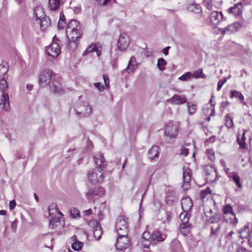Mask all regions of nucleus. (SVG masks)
Here are the masks:
<instances>
[{
	"instance_id": "f257e3e1",
	"label": "nucleus",
	"mask_w": 252,
	"mask_h": 252,
	"mask_svg": "<svg viewBox=\"0 0 252 252\" xmlns=\"http://www.w3.org/2000/svg\"><path fill=\"white\" fill-rule=\"evenodd\" d=\"M102 171V168L99 167H95L89 171L88 174L89 181L94 185L102 183L104 179V176Z\"/></svg>"
},
{
	"instance_id": "f03ea898",
	"label": "nucleus",
	"mask_w": 252,
	"mask_h": 252,
	"mask_svg": "<svg viewBox=\"0 0 252 252\" xmlns=\"http://www.w3.org/2000/svg\"><path fill=\"white\" fill-rule=\"evenodd\" d=\"M223 219L229 223L236 224L238 219L233 212L232 207L229 204H226L223 207Z\"/></svg>"
},
{
	"instance_id": "7ed1b4c3",
	"label": "nucleus",
	"mask_w": 252,
	"mask_h": 252,
	"mask_svg": "<svg viewBox=\"0 0 252 252\" xmlns=\"http://www.w3.org/2000/svg\"><path fill=\"white\" fill-rule=\"evenodd\" d=\"M55 75L52 71L45 70L40 74L39 84L42 87H45L50 85L51 82L54 80Z\"/></svg>"
},
{
	"instance_id": "20e7f679",
	"label": "nucleus",
	"mask_w": 252,
	"mask_h": 252,
	"mask_svg": "<svg viewBox=\"0 0 252 252\" xmlns=\"http://www.w3.org/2000/svg\"><path fill=\"white\" fill-rule=\"evenodd\" d=\"M130 244V238L128 237L127 234L119 235L116 243V247L118 251H124Z\"/></svg>"
},
{
	"instance_id": "39448f33",
	"label": "nucleus",
	"mask_w": 252,
	"mask_h": 252,
	"mask_svg": "<svg viewBox=\"0 0 252 252\" xmlns=\"http://www.w3.org/2000/svg\"><path fill=\"white\" fill-rule=\"evenodd\" d=\"M116 229L119 235L126 234L128 233L127 219L124 216H119L116 222Z\"/></svg>"
},
{
	"instance_id": "423d86ee",
	"label": "nucleus",
	"mask_w": 252,
	"mask_h": 252,
	"mask_svg": "<svg viewBox=\"0 0 252 252\" xmlns=\"http://www.w3.org/2000/svg\"><path fill=\"white\" fill-rule=\"evenodd\" d=\"M178 132L177 126L172 122H169L166 126L164 129L165 135L170 138L176 137Z\"/></svg>"
},
{
	"instance_id": "0eeeda50",
	"label": "nucleus",
	"mask_w": 252,
	"mask_h": 252,
	"mask_svg": "<svg viewBox=\"0 0 252 252\" xmlns=\"http://www.w3.org/2000/svg\"><path fill=\"white\" fill-rule=\"evenodd\" d=\"M204 169L206 176L207 181L210 183L215 181L217 178L216 168L212 165H206Z\"/></svg>"
},
{
	"instance_id": "6e6552de",
	"label": "nucleus",
	"mask_w": 252,
	"mask_h": 252,
	"mask_svg": "<svg viewBox=\"0 0 252 252\" xmlns=\"http://www.w3.org/2000/svg\"><path fill=\"white\" fill-rule=\"evenodd\" d=\"M191 175V170L189 168L184 166L183 167V183L182 184V187L184 190H187L189 189Z\"/></svg>"
},
{
	"instance_id": "1a4fd4ad",
	"label": "nucleus",
	"mask_w": 252,
	"mask_h": 252,
	"mask_svg": "<svg viewBox=\"0 0 252 252\" xmlns=\"http://www.w3.org/2000/svg\"><path fill=\"white\" fill-rule=\"evenodd\" d=\"M46 51L48 55L53 58L58 57L61 52L59 44L57 42H53L46 47Z\"/></svg>"
},
{
	"instance_id": "9d476101",
	"label": "nucleus",
	"mask_w": 252,
	"mask_h": 252,
	"mask_svg": "<svg viewBox=\"0 0 252 252\" xmlns=\"http://www.w3.org/2000/svg\"><path fill=\"white\" fill-rule=\"evenodd\" d=\"M105 190L101 187L93 188L89 189L86 193V196L88 199H92L95 197H100L103 195Z\"/></svg>"
},
{
	"instance_id": "9b49d317",
	"label": "nucleus",
	"mask_w": 252,
	"mask_h": 252,
	"mask_svg": "<svg viewBox=\"0 0 252 252\" xmlns=\"http://www.w3.org/2000/svg\"><path fill=\"white\" fill-rule=\"evenodd\" d=\"M75 111L77 115L79 114L83 116H88L91 113L92 109L89 103L85 102L78 106Z\"/></svg>"
},
{
	"instance_id": "f8f14e48",
	"label": "nucleus",
	"mask_w": 252,
	"mask_h": 252,
	"mask_svg": "<svg viewBox=\"0 0 252 252\" xmlns=\"http://www.w3.org/2000/svg\"><path fill=\"white\" fill-rule=\"evenodd\" d=\"M129 43V39L127 34L123 33L120 34L119 39L118 41V47L121 50L126 49Z\"/></svg>"
},
{
	"instance_id": "ddd939ff",
	"label": "nucleus",
	"mask_w": 252,
	"mask_h": 252,
	"mask_svg": "<svg viewBox=\"0 0 252 252\" xmlns=\"http://www.w3.org/2000/svg\"><path fill=\"white\" fill-rule=\"evenodd\" d=\"M10 108L9 95L3 93L0 97V111H8Z\"/></svg>"
},
{
	"instance_id": "4468645a",
	"label": "nucleus",
	"mask_w": 252,
	"mask_h": 252,
	"mask_svg": "<svg viewBox=\"0 0 252 252\" xmlns=\"http://www.w3.org/2000/svg\"><path fill=\"white\" fill-rule=\"evenodd\" d=\"M226 19L223 17L221 12L213 11L210 15V21L214 25H217Z\"/></svg>"
},
{
	"instance_id": "2eb2a0df",
	"label": "nucleus",
	"mask_w": 252,
	"mask_h": 252,
	"mask_svg": "<svg viewBox=\"0 0 252 252\" xmlns=\"http://www.w3.org/2000/svg\"><path fill=\"white\" fill-rule=\"evenodd\" d=\"M241 27V25L238 22H235L232 24L228 25L224 29H221L220 31L222 34L226 33H232L236 32Z\"/></svg>"
},
{
	"instance_id": "dca6fc26",
	"label": "nucleus",
	"mask_w": 252,
	"mask_h": 252,
	"mask_svg": "<svg viewBox=\"0 0 252 252\" xmlns=\"http://www.w3.org/2000/svg\"><path fill=\"white\" fill-rule=\"evenodd\" d=\"M49 86L50 91L55 94H61L64 93L61 84L57 80L53 81Z\"/></svg>"
},
{
	"instance_id": "f3484780",
	"label": "nucleus",
	"mask_w": 252,
	"mask_h": 252,
	"mask_svg": "<svg viewBox=\"0 0 252 252\" xmlns=\"http://www.w3.org/2000/svg\"><path fill=\"white\" fill-rule=\"evenodd\" d=\"M141 243L145 248H148V246L152 244V234L148 231H145L143 233Z\"/></svg>"
},
{
	"instance_id": "a211bd4d",
	"label": "nucleus",
	"mask_w": 252,
	"mask_h": 252,
	"mask_svg": "<svg viewBox=\"0 0 252 252\" xmlns=\"http://www.w3.org/2000/svg\"><path fill=\"white\" fill-rule=\"evenodd\" d=\"M168 101L173 104L180 105L186 103L187 99L185 95L175 94L168 99Z\"/></svg>"
},
{
	"instance_id": "6ab92c4d",
	"label": "nucleus",
	"mask_w": 252,
	"mask_h": 252,
	"mask_svg": "<svg viewBox=\"0 0 252 252\" xmlns=\"http://www.w3.org/2000/svg\"><path fill=\"white\" fill-rule=\"evenodd\" d=\"M166 238V235L162 234L158 230H155L152 233V244L158 242H162Z\"/></svg>"
},
{
	"instance_id": "aec40b11",
	"label": "nucleus",
	"mask_w": 252,
	"mask_h": 252,
	"mask_svg": "<svg viewBox=\"0 0 252 252\" xmlns=\"http://www.w3.org/2000/svg\"><path fill=\"white\" fill-rule=\"evenodd\" d=\"M181 206L185 212H189L192 207L191 199L188 197L183 198L181 200Z\"/></svg>"
},
{
	"instance_id": "412c9836",
	"label": "nucleus",
	"mask_w": 252,
	"mask_h": 252,
	"mask_svg": "<svg viewBox=\"0 0 252 252\" xmlns=\"http://www.w3.org/2000/svg\"><path fill=\"white\" fill-rule=\"evenodd\" d=\"M77 29H82L78 21L76 20H71L68 23L66 32H70Z\"/></svg>"
},
{
	"instance_id": "4be33fe9",
	"label": "nucleus",
	"mask_w": 252,
	"mask_h": 252,
	"mask_svg": "<svg viewBox=\"0 0 252 252\" xmlns=\"http://www.w3.org/2000/svg\"><path fill=\"white\" fill-rule=\"evenodd\" d=\"M83 32L82 29H77L70 32L66 33L68 40H77L82 35Z\"/></svg>"
},
{
	"instance_id": "5701e85b",
	"label": "nucleus",
	"mask_w": 252,
	"mask_h": 252,
	"mask_svg": "<svg viewBox=\"0 0 252 252\" xmlns=\"http://www.w3.org/2000/svg\"><path fill=\"white\" fill-rule=\"evenodd\" d=\"M242 4L241 2L237 3L228 9L229 13H232L234 15H239L242 13Z\"/></svg>"
},
{
	"instance_id": "b1692460",
	"label": "nucleus",
	"mask_w": 252,
	"mask_h": 252,
	"mask_svg": "<svg viewBox=\"0 0 252 252\" xmlns=\"http://www.w3.org/2000/svg\"><path fill=\"white\" fill-rule=\"evenodd\" d=\"M94 161L99 168H101L105 165L104 158L102 155L100 153L96 154L94 157Z\"/></svg>"
},
{
	"instance_id": "393cba45",
	"label": "nucleus",
	"mask_w": 252,
	"mask_h": 252,
	"mask_svg": "<svg viewBox=\"0 0 252 252\" xmlns=\"http://www.w3.org/2000/svg\"><path fill=\"white\" fill-rule=\"evenodd\" d=\"M94 223V237L97 239L99 240L100 239L101 236L102 234V229L100 224L97 221L93 222Z\"/></svg>"
},
{
	"instance_id": "a878e982",
	"label": "nucleus",
	"mask_w": 252,
	"mask_h": 252,
	"mask_svg": "<svg viewBox=\"0 0 252 252\" xmlns=\"http://www.w3.org/2000/svg\"><path fill=\"white\" fill-rule=\"evenodd\" d=\"M93 51H95L97 56L99 57L101 53V50L97 48L94 44H91L89 47H87L86 50L83 52V56H86L88 53H91Z\"/></svg>"
},
{
	"instance_id": "bb28decb",
	"label": "nucleus",
	"mask_w": 252,
	"mask_h": 252,
	"mask_svg": "<svg viewBox=\"0 0 252 252\" xmlns=\"http://www.w3.org/2000/svg\"><path fill=\"white\" fill-rule=\"evenodd\" d=\"M149 158L153 159L159 156V147L157 145H154L148 151Z\"/></svg>"
},
{
	"instance_id": "cd10ccee",
	"label": "nucleus",
	"mask_w": 252,
	"mask_h": 252,
	"mask_svg": "<svg viewBox=\"0 0 252 252\" xmlns=\"http://www.w3.org/2000/svg\"><path fill=\"white\" fill-rule=\"evenodd\" d=\"M39 22L42 30H46L51 25V23L50 18L47 16L43 17L39 19Z\"/></svg>"
},
{
	"instance_id": "c85d7f7f",
	"label": "nucleus",
	"mask_w": 252,
	"mask_h": 252,
	"mask_svg": "<svg viewBox=\"0 0 252 252\" xmlns=\"http://www.w3.org/2000/svg\"><path fill=\"white\" fill-rule=\"evenodd\" d=\"M64 2L63 0H49V6L52 10H56L59 8L60 4Z\"/></svg>"
},
{
	"instance_id": "c756f323",
	"label": "nucleus",
	"mask_w": 252,
	"mask_h": 252,
	"mask_svg": "<svg viewBox=\"0 0 252 252\" xmlns=\"http://www.w3.org/2000/svg\"><path fill=\"white\" fill-rule=\"evenodd\" d=\"M8 66L6 63L0 64V79H7L8 78Z\"/></svg>"
},
{
	"instance_id": "7c9ffc66",
	"label": "nucleus",
	"mask_w": 252,
	"mask_h": 252,
	"mask_svg": "<svg viewBox=\"0 0 252 252\" xmlns=\"http://www.w3.org/2000/svg\"><path fill=\"white\" fill-rule=\"evenodd\" d=\"M204 113L205 115L208 117L206 118L208 121H210L211 116H214L215 113V107L214 105L211 104L210 107L206 106L204 109Z\"/></svg>"
},
{
	"instance_id": "2f4dec72",
	"label": "nucleus",
	"mask_w": 252,
	"mask_h": 252,
	"mask_svg": "<svg viewBox=\"0 0 252 252\" xmlns=\"http://www.w3.org/2000/svg\"><path fill=\"white\" fill-rule=\"evenodd\" d=\"M191 228V224L189 223H185V224H181L180 226V230L181 234L184 236L188 235Z\"/></svg>"
},
{
	"instance_id": "473e14b6",
	"label": "nucleus",
	"mask_w": 252,
	"mask_h": 252,
	"mask_svg": "<svg viewBox=\"0 0 252 252\" xmlns=\"http://www.w3.org/2000/svg\"><path fill=\"white\" fill-rule=\"evenodd\" d=\"M34 13L37 20L41 19L43 17L46 16L43 12V9L41 6L36 7L34 9Z\"/></svg>"
},
{
	"instance_id": "72a5a7b5",
	"label": "nucleus",
	"mask_w": 252,
	"mask_h": 252,
	"mask_svg": "<svg viewBox=\"0 0 252 252\" xmlns=\"http://www.w3.org/2000/svg\"><path fill=\"white\" fill-rule=\"evenodd\" d=\"M136 58L134 57L133 56L131 57L128 64L126 69V70L127 72H130L132 71L136 67Z\"/></svg>"
},
{
	"instance_id": "f704fd0d",
	"label": "nucleus",
	"mask_w": 252,
	"mask_h": 252,
	"mask_svg": "<svg viewBox=\"0 0 252 252\" xmlns=\"http://www.w3.org/2000/svg\"><path fill=\"white\" fill-rule=\"evenodd\" d=\"M188 9L195 13H199L201 11V7L196 3H193L189 4L188 7Z\"/></svg>"
},
{
	"instance_id": "c9c22d12",
	"label": "nucleus",
	"mask_w": 252,
	"mask_h": 252,
	"mask_svg": "<svg viewBox=\"0 0 252 252\" xmlns=\"http://www.w3.org/2000/svg\"><path fill=\"white\" fill-rule=\"evenodd\" d=\"M221 225L220 223L213 224L211 226V235L218 236L219 231L220 229Z\"/></svg>"
},
{
	"instance_id": "e433bc0d",
	"label": "nucleus",
	"mask_w": 252,
	"mask_h": 252,
	"mask_svg": "<svg viewBox=\"0 0 252 252\" xmlns=\"http://www.w3.org/2000/svg\"><path fill=\"white\" fill-rule=\"evenodd\" d=\"M221 216L220 214H218L214 215L213 216L210 217L208 219V222L209 223H211L213 224H216L219 223L220 220H221Z\"/></svg>"
},
{
	"instance_id": "4c0bfd02",
	"label": "nucleus",
	"mask_w": 252,
	"mask_h": 252,
	"mask_svg": "<svg viewBox=\"0 0 252 252\" xmlns=\"http://www.w3.org/2000/svg\"><path fill=\"white\" fill-rule=\"evenodd\" d=\"M192 74V78H205L206 75L203 73L202 69H199L197 70L194 71Z\"/></svg>"
},
{
	"instance_id": "58836bf2",
	"label": "nucleus",
	"mask_w": 252,
	"mask_h": 252,
	"mask_svg": "<svg viewBox=\"0 0 252 252\" xmlns=\"http://www.w3.org/2000/svg\"><path fill=\"white\" fill-rule=\"evenodd\" d=\"M190 217V215L188 212H185L184 213H182L180 215V218L182 220L181 224H185V223H189V220Z\"/></svg>"
},
{
	"instance_id": "ea45409f",
	"label": "nucleus",
	"mask_w": 252,
	"mask_h": 252,
	"mask_svg": "<svg viewBox=\"0 0 252 252\" xmlns=\"http://www.w3.org/2000/svg\"><path fill=\"white\" fill-rule=\"evenodd\" d=\"M234 97L239 98V99L241 101H243L244 100V97L241 93L235 90L231 91L230 97L232 98Z\"/></svg>"
},
{
	"instance_id": "a19ab883",
	"label": "nucleus",
	"mask_w": 252,
	"mask_h": 252,
	"mask_svg": "<svg viewBox=\"0 0 252 252\" xmlns=\"http://www.w3.org/2000/svg\"><path fill=\"white\" fill-rule=\"evenodd\" d=\"M71 216L74 219H78L80 217L79 211L75 207H72L70 209Z\"/></svg>"
},
{
	"instance_id": "79ce46f5",
	"label": "nucleus",
	"mask_w": 252,
	"mask_h": 252,
	"mask_svg": "<svg viewBox=\"0 0 252 252\" xmlns=\"http://www.w3.org/2000/svg\"><path fill=\"white\" fill-rule=\"evenodd\" d=\"M6 79H0V91L4 93L8 88V84L6 80Z\"/></svg>"
},
{
	"instance_id": "37998d69",
	"label": "nucleus",
	"mask_w": 252,
	"mask_h": 252,
	"mask_svg": "<svg viewBox=\"0 0 252 252\" xmlns=\"http://www.w3.org/2000/svg\"><path fill=\"white\" fill-rule=\"evenodd\" d=\"M60 223V218L59 217H53L50 221L49 225L53 229L55 228Z\"/></svg>"
},
{
	"instance_id": "c03bdc74",
	"label": "nucleus",
	"mask_w": 252,
	"mask_h": 252,
	"mask_svg": "<svg viewBox=\"0 0 252 252\" xmlns=\"http://www.w3.org/2000/svg\"><path fill=\"white\" fill-rule=\"evenodd\" d=\"M189 113L190 115L194 114L196 110V105L192 102H188L187 103Z\"/></svg>"
},
{
	"instance_id": "a18cd8bd",
	"label": "nucleus",
	"mask_w": 252,
	"mask_h": 252,
	"mask_svg": "<svg viewBox=\"0 0 252 252\" xmlns=\"http://www.w3.org/2000/svg\"><path fill=\"white\" fill-rule=\"evenodd\" d=\"M230 178H232V180L235 183L238 188H241L242 187V184L240 182V178L238 175L233 173Z\"/></svg>"
},
{
	"instance_id": "49530a36",
	"label": "nucleus",
	"mask_w": 252,
	"mask_h": 252,
	"mask_svg": "<svg viewBox=\"0 0 252 252\" xmlns=\"http://www.w3.org/2000/svg\"><path fill=\"white\" fill-rule=\"evenodd\" d=\"M69 42L68 44V48L70 50L73 51H74L77 46V42L76 40H68Z\"/></svg>"
},
{
	"instance_id": "de8ad7c7",
	"label": "nucleus",
	"mask_w": 252,
	"mask_h": 252,
	"mask_svg": "<svg viewBox=\"0 0 252 252\" xmlns=\"http://www.w3.org/2000/svg\"><path fill=\"white\" fill-rule=\"evenodd\" d=\"M83 246V243L77 241L72 244L71 247L75 251H80L82 249Z\"/></svg>"
},
{
	"instance_id": "09e8293b",
	"label": "nucleus",
	"mask_w": 252,
	"mask_h": 252,
	"mask_svg": "<svg viewBox=\"0 0 252 252\" xmlns=\"http://www.w3.org/2000/svg\"><path fill=\"white\" fill-rule=\"evenodd\" d=\"M58 208L57 205L55 203H52L49 206V213L50 215L57 213Z\"/></svg>"
},
{
	"instance_id": "8fccbe9b",
	"label": "nucleus",
	"mask_w": 252,
	"mask_h": 252,
	"mask_svg": "<svg viewBox=\"0 0 252 252\" xmlns=\"http://www.w3.org/2000/svg\"><path fill=\"white\" fill-rule=\"evenodd\" d=\"M166 64V62L163 58H159L158 60L157 65L160 70H163L165 69L164 66Z\"/></svg>"
},
{
	"instance_id": "3c124183",
	"label": "nucleus",
	"mask_w": 252,
	"mask_h": 252,
	"mask_svg": "<svg viewBox=\"0 0 252 252\" xmlns=\"http://www.w3.org/2000/svg\"><path fill=\"white\" fill-rule=\"evenodd\" d=\"M192 74L190 72H188L185 74H183L179 78V79L181 81H188L189 80L191 77Z\"/></svg>"
},
{
	"instance_id": "603ef678",
	"label": "nucleus",
	"mask_w": 252,
	"mask_h": 252,
	"mask_svg": "<svg viewBox=\"0 0 252 252\" xmlns=\"http://www.w3.org/2000/svg\"><path fill=\"white\" fill-rule=\"evenodd\" d=\"M249 231V227H248V225H245L244 227L243 228H242L240 231H239V233L240 234V237H241V238L242 239H244L245 238H246V236H243L242 235V233H248Z\"/></svg>"
},
{
	"instance_id": "864d4df0",
	"label": "nucleus",
	"mask_w": 252,
	"mask_h": 252,
	"mask_svg": "<svg viewBox=\"0 0 252 252\" xmlns=\"http://www.w3.org/2000/svg\"><path fill=\"white\" fill-rule=\"evenodd\" d=\"M226 126L228 127H230V128H232L234 126L233 122L232 119L230 117H229L227 116H226Z\"/></svg>"
},
{
	"instance_id": "5fc2aeb1",
	"label": "nucleus",
	"mask_w": 252,
	"mask_h": 252,
	"mask_svg": "<svg viewBox=\"0 0 252 252\" xmlns=\"http://www.w3.org/2000/svg\"><path fill=\"white\" fill-rule=\"evenodd\" d=\"M207 155L208 158L211 160V161H214L215 159V157L214 155V153L211 150H208L207 151Z\"/></svg>"
},
{
	"instance_id": "6e6d98bb",
	"label": "nucleus",
	"mask_w": 252,
	"mask_h": 252,
	"mask_svg": "<svg viewBox=\"0 0 252 252\" xmlns=\"http://www.w3.org/2000/svg\"><path fill=\"white\" fill-rule=\"evenodd\" d=\"M203 3L205 5L206 8L211 10L213 7L212 0H204Z\"/></svg>"
},
{
	"instance_id": "4d7b16f0",
	"label": "nucleus",
	"mask_w": 252,
	"mask_h": 252,
	"mask_svg": "<svg viewBox=\"0 0 252 252\" xmlns=\"http://www.w3.org/2000/svg\"><path fill=\"white\" fill-rule=\"evenodd\" d=\"M94 85L100 92L103 91L105 89L104 86L102 85L101 83H95L94 84Z\"/></svg>"
},
{
	"instance_id": "13d9d810",
	"label": "nucleus",
	"mask_w": 252,
	"mask_h": 252,
	"mask_svg": "<svg viewBox=\"0 0 252 252\" xmlns=\"http://www.w3.org/2000/svg\"><path fill=\"white\" fill-rule=\"evenodd\" d=\"M48 235V234L47 233H44V234H39L36 236V239L38 241H43L45 238H46Z\"/></svg>"
},
{
	"instance_id": "bf43d9fd",
	"label": "nucleus",
	"mask_w": 252,
	"mask_h": 252,
	"mask_svg": "<svg viewBox=\"0 0 252 252\" xmlns=\"http://www.w3.org/2000/svg\"><path fill=\"white\" fill-rule=\"evenodd\" d=\"M103 78L105 83V87L109 88V79L108 76L106 75H103Z\"/></svg>"
},
{
	"instance_id": "052dcab7",
	"label": "nucleus",
	"mask_w": 252,
	"mask_h": 252,
	"mask_svg": "<svg viewBox=\"0 0 252 252\" xmlns=\"http://www.w3.org/2000/svg\"><path fill=\"white\" fill-rule=\"evenodd\" d=\"M65 24V21L59 20L58 22V27L59 29H61L64 28Z\"/></svg>"
},
{
	"instance_id": "680f3d73",
	"label": "nucleus",
	"mask_w": 252,
	"mask_h": 252,
	"mask_svg": "<svg viewBox=\"0 0 252 252\" xmlns=\"http://www.w3.org/2000/svg\"><path fill=\"white\" fill-rule=\"evenodd\" d=\"M16 205V202L14 200L10 201L9 204V208L10 210L14 209Z\"/></svg>"
},
{
	"instance_id": "e2e57ef3",
	"label": "nucleus",
	"mask_w": 252,
	"mask_h": 252,
	"mask_svg": "<svg viewBox=\"0 0 252 252\" xmlns=\"http://www.w3.org/2000/svg\"><path fill=\"white\" fill-rule=\"evenodd\" d=\"M189 153V149L186 148H183L181 150V154L184 156H187Z\"/></svg>"
},
{
	"instance_id": "0e129e2a",
	"label": "nucleus",
	"mask_w": 252,
	"mask_h": 252,
	"mask_svg": "<svg viewBox=\"0 0 252 252\" xmlns=\"http://www.w3.org/2000/svg\"><path fill=\"white\" fill-rule=\"evenodd\" d=\"M249 238H248V242L251 247H252V229L249 233Z\"/></svg>"
},
{
	"instance_id": "69168bd1",
	"label": "nucleus",
	"mask_w": 252,
	"mask_h": 252,
	"mask_svg": "<svg viewBox=\"0 0 252 252\" xmlns=\"http://www.w3.org/2000/svg\"><path fill=\"white\" fill-rule=\"evenodd\" d=\"M237 252H248V251L244 247L240 246L237 249Z\"/></svg>"
},
{
	"instance_id": "338daca9",
	"label": "nucleus",
	"mask_w": 252,
	"mask_h": 252,
	"mask_svg": "<svg viewBox=\"0 0 252 252\" xmlns=\"http://www.w3.org/2000/svg\"><path fill=\"white\" fill-rule=\"evenodd\" d=\"M224 170L229 178H230L232 176V174L233 173H230L229 171V168H227L226 167L224 168Z\"/></svg>"
},
{
	"instance_id": "774afa93",
	"label": "nucleus",
	"mask_w": 252,
	"mask_h": 252,
	"mask_svg": "<svg viewBox=\"0 0 252 252\" xmlns=\"http://www.w3.org/2000/svg\"><path fill=\"white\" fill-rule=\"evenodd\" d=\"M92 209H89L87 210H85L84 212H83V213H84V215H85V216H88V215H90L92 214Z\"/></svg>"
}]
</instances>
